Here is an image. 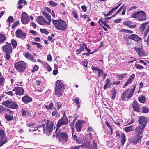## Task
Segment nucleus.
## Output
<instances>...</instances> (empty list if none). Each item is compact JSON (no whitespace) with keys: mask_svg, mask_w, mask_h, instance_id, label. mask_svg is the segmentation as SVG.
Returning a JSON list of instances; mask_svg holds the SVG:
<instances>
[{"mask_svg":"<svg viewBox=\"0 0 149 149\" xmlns=\"http://www.w3.org/2000/svg\"><path fill=\"white\" fill-rule=\"evenodd\" d=\"M53 25L58 30L64 31L67 28V24L64 21L61 20H52Z\"/></svg>","mask_w":149,"mask_h":149,"instance_id":"obj_1","label":"nucleus"},{"mask_svg":"<svg viewBox=\"0 0 149 149\" xmlns=\"http://www.w3.org/2000/svg\"><path fill=\"white\" fill-rule=\"evenodd\" d=\"M64 85L60 81L58 80L56 81L55 89V94L57 97H60L62 95L65 88Z\"/></svg>","mask_w":149,"mask_h":149,"instance_id":"obj_2","label":"nucleus"},{"mask_svg":"<svg viewBox=\"0 0 149 149\" xmlns=\"http://www.w3.org/2000/svg\"><path fill=\"white\" fill-rule=\"evenodd\" d=\"M2 49L6 54L5 58L7 60H9L10 58V54H12L13 50L11 44L6 42L5 45L2 47Z\"/></svg>","mask_w":149,"mask_h":149,"instance_id":"obj_3","label":"nucleus"},{"mask_svg":"<svg viewBox=\"0 0 149 149\" xmlns=\"http://www.w3.org/2000/svg\"><path fill=\"white\" fill-rule=\"evenodd\" d=\"M131 17L137 19L138 20L140 21H143L146 19V13L143 11L134 12L131 15Z\"/></svg>","mask_w":149,"mask_h":149,"instance_id":"obj_4","label":"nucleus"},{"mask_svg":"<svg viewBox=\"0 0 149 149\" xmlns=\"http://www.w3.org/2000/svg\"><path fill=\"white\" fill-rule=\"evenodd\" d=\"M43 127V131L47 135H49L52 132L53 124L52 122L48 120L46 125H41Z\"/></svg>","mask_w":149,"mask_h":149,"instance_id":"obj_5","label":"nucleus"},{"mask_svg":"<svg viewBox=\"0 0 149 149\" xmlns=\"http://www.w3.org/2000/svg\"><path fill=\"white\" fill-rule=\"evenodd\" d=\"M26 64L22 61L16 62L14 66L16 70L20 72H23L25 70Z\"/></svg>","mask_w":149,"mask_h":149,"instance_id":"obj_6","label":"nucleus"},{"mask_svg":"<svg viewBox=\"0 0 149 149\" xmlns=\"http://www.w3.org/2000/svg\"><path fill=\"white\" fill-rule=\"evenodd\" d=\"M2 104L14 109H17L18 108V105L17 104L16 102L12 101H6L3 102Z\"/></svg>","mask_w":149,"mask_h":149,"instance_id":"obj_7","label":"nucleus"},{"mask_svg":"<svg viewBox=\"0 0 149 149\" xmlns=\"http://www.w3.org/2000/svg\"><path fill=\"white\" fill-rule=\"evenodd\" d=\"M4 131L2 129H0V147L4 144L6 142L7 139L5 136Z\"/></svg>","mask_w":149,"mask_h":149,"instance_id":"obj_8","label":"nucleus"},{"mask_svg":"<svg viewBox=\"0 0 149 149\" xmlns=\"http://www.w3.org/2000/svg\"><path fill=\"white\" fill-rule=\"evenodd\" d=\"M68 123V120L66 117H62V118L58 122L57 124V128H59L63 125L67 124Z\"/></svg>","mask_w":149,"mask_h":149,"instance_id":"obj_9","label":"nucleus"},{"mask_svg":"<svg viewBox=\"0 0 149 149\" xmlns=\"http://www.w3.org/2000/svg\"><path fill=\"white\" fill-rule=\"evenodd\" d=\"M29 20V17L26 13L25 12H23L22 14L21 19L22 23L24 24H26L28 23Z\"/></svg>","mask_w":149,"mask_h":149,"instance_id":"obj_10","label":"nucleus"},{"mask_svg":"<svg viewBox=\"0 0 149 149\" xmlns=\"http://www.w3.org/2000/svg\"><path fill=\"white\" fill-rule=\"evenodd\" d=\"M139 125L144 128L146 127L147 123V121L145 118L143 116H140L139 118Z\"/></svg>","mask_w":149,"mask_h":149,"instance_id":"obj_11","label":"nucleus"},{"mask_svg":"<svg viewBox=\"0 0 149 149\" xmlns=\"http://www.w3.org/2000/svg\"><path fill=\"white\" fill-rule=\"evenodd\" d=\"M15 33L16 36L17 38L22 39H24L26 37L25 33L23 32L21 30H17L16 31Z\"/></svg>","mask_w":149,"mask_h":149,"instance_id":"obj_12","label":"nucleus"},{"mask_svg":"<svg viewBox=\"0 0 149 149\" xmlns=\"http://www.w3.org/2000/svg\"><path fill=\"white\" fill-rule=\"evenodd\" d=\"M37 22L40 24L41 25H48L47 22L42 16H40L37 17Z\"/></svg>","mask_w":149,"mask_h":149,"instance_id":"obj_13","label":"nucleus"},{"mask_svg":"<svg viewBox=\"0 0 149 149\" xmlns=\"http://www.w3.org/2000/svg\"><path fill=\"white\" fill-rule=\"evenodd\" d=\"M129 39L137 42H142V39L138 35L136 34H133L129 36Z\"/></svg>","mask_w":149,"mask_h":149,"instance_id":"obj_14","label":"nucleus"},{"mask_svg":"<svg viewBox=\"0 0 149 149\" xmlns=\"http://www.w3.org/2000/svg\"><path fill=\"white\" fill-rule=\"evenodd\" d=\"M144 128L140 125H138L135 129V134L141 136L142 134L143 130Z\"/></svg>","mask_w":149,"mask_h":149,"instance_id":"obj_15","label":"nucleus"},{"mask_svg":"<svg viewBox=\"0 0 149 149\" xmlns=\"http://www.w3.org/2000/svg\"><path fill=\"white\" fill-rule=\"evenodd\" d=\"M142 138V136L135 134L132 139L131 141L132 143L135 144L138 143Z\"/></svg>","mask_w":149,"mask_h":149,"instance_id":"obj_16","label":"nucleus"},{"mask_svg":"<svg viewBox=\"0 0 149 149\" xmlns=\"http://www.w3.org/2000/svg\"><path fill=\"white\" fill-rule=\"evenodd\" d=\"M130 89H127L123 93L121 96V98L122 100L123 101L125 100L126 98H128V96L129 95H130L129 93H130Z\"/></svg>","mask_w":149,"mask_h":149,"instance_id":"obj_17","label":"nucleus"},{"mask_svg":"<svg viewBox=\"0 0 149 149\" xmlns=\"http://www.w3.org/2000/svg\"><path fill=\"white\" fill-rule=\"evenodd\" d=\"M59 138L61 140H62L65 141H67L68 136L65 132H62L60 133Z\"/></svg>","mask_w":149,"mask_h":149,"instance_id":"obj_18","label":"nucleus"},{"mask_svg":"<svg viewBox=\"0 0 149 149\" xmlns=\"http://www.w3.org/2000/svg\"><path fill=\"white\" fill-rule=\"evenodd\" d=\"M22 101L25 104H27L31 102L32 99L27 95L24 96L22 99Z\"/></svg>","mask_w":149,"mask_h":149,"instance_id":"obj_19","label":"nucleus"},{"mask_svg":"<svg viewBox=\"0 0 149 149\" xmlns=\"http://www.w3.org/2000/svg\"><path fill=\"white\" fill-rule=\"evenodd\" d=\"M132 107L135 111L138 112H140V109L139 107L138 103L136 101L134 100L133 101V103L132 104Z\"/></svg>","mask_w":149,"mask_h":149,"instance_id":"obj_20","label":"nucleus"},{"mask_svg":"<svg viewBox=\"0 0 149 149\" xmlns=\"http://www.w3.org/2000/svg\"><path fill=\"white\" fill-rule=\"evenodd\" d=\"M16 88V94L17 95L20 96L23 95L24 90L23 88L21 87H17Z\"/></svg>","mask_w":149,"mask_h":149,"instance_id":"obj_21","label":"nucleus"},{"mask_svg":"<svg viewBox=\"0 0 149 149\" xmlns=\"http://www.w3.org/2000/svg\"><path fill=\"white\" fill-rule=\"evenodd\" d=\"M42 13L43 15L45 16L48 20V22H47L48 25H50V23L51 22V19L50 15L44 11H42Z\"/></svg>","mask_w":149,"mask_h":149,"instance_id":"obj_22","label":"nucleus"},{"mask_svg":"<svg viewBox=\"0 0 149 149\" xmlns=\"http://www.w3.org/2000/svg\"><path fill=\"white\" fill-rule=\"evenodd\" d=\"M136 50L139 56L143 57L145 56V54L142 48H139L136 49Z\"/></svg>","mask_w":149,"mask_h":149,"instance_id":"obj_23","label":"nucleus"},{"mask_svg":"<svg viewBox=\"0 0 149 149\" xmlns=\"http://www.w3.org/2000/svg\"><path fill=\"white\" fill-rule=\"evenodd\" d=\"M82 124L81 121H78L76 122V125H75V128L77 132L80 131L82 127Z\"/></svg>","mask_w":149,"mask_h":149,"instance_id":"obj_24","label":"nucleus"},{"mask_svg":"<svg viewBox=\"0 0 149 149\" xmlns=\"http://www.w3.org/2000/svg\"><path fill=\"white\" fill-rule=\"evenodd\" d=\"M25 57L27 58V59L34 61V58L31 55L30 53L25 52L24 54Z\"/></svg>","mask_w":149,"mask_h":149,"instance_id":"obj_25","label":"nucleus"},{"mask_svg":"<svg viewBox=\"0 0 149 149\" xmlns=\"http://www.w3.org/2000/svg\"><path fill=\"white\" fill-rule=\"evenodd\" d=\"M111 80L108 78L106 79V82L105 84L104 85L103 88L104 90H106L107 88H109L111 85Z\"/></svg>","mask_w":149,"mask_h":149,"instance_id":"obj_26","label":"nucleus"},{"mask_svg":"<svg viewBox=\"0 0 149 149\" xmlns=\"http://www.w3.org/2000/svg\"><path fill=\"white\" fill-rule=\"evenodd\" d=\"M10 44H12L13 48V49H15L16 48L17 42L15 40L13 39H11Z\"/></svg>","mask_w":149,"mask_h":149,"instance_id":"obj_27","label":"nucleus"},{"mask_svg":"<svg viewBox=\"0 0 149 149\" xmlns=\"http://www.w3.org/2000/svg\"><path fill=\"white\" fill-rule=\"evenodd\" d=\"M13 115L5 114V118L8 121H9L13 119Z\"/></svg>","mask_w":149,"mask_h":149,"instance_id":"obj_28","label":"nucleus"},{"mask_svg":"<svg viewBox=\"0 0 149 149\" xmlns=\"http://www.w3.org/2000/svg\"><path fill=\"white\" fill-rule=\"evenodd\" d=\"M72 101L76 103L77 106L78 108H80V104L79 100V98L77 97L75 99H73Z\"/></svg>","mask_w":149,"mask_h":149,"instance_id":"obj_29","label":"nucleus"},{"mask_svg":"<svg viewBox=\"0 0 149 149\" xmlns=\"http://www.w3.org/2000/svg\"><path fill=\"white\" fill-rule=\"evenodd\" d=\"M45 105L44 107L47 109H50L53 107V104L52 102L50 103L49 104H48V103H47Z\"/></svg>","mask_w":149,"mask_h":149,"instance_id":"obj_30","label":"nucleus"},{"mask_svg":"<svg viewBox=\"0 0 149 149\" xmlns=\"http://www.w3.org/2000/svg\"><path fill=\"white\" fill-rule=\"evenodd\" d=\"M6 36L3 34H0V43H3L6 40Z\"/></svg>","mask_w":149,"mask_h":149,"instance_id":"obj_31","label":"nucleus"},{"mask_svg":"<svg viewBox=\"0 0 149 149\" xmlns=\"http://www.w3.org/2000/svg\"><path fill=\"white\" fill-rule=\"evenodd\" d=\"M111 93V98L112 99H113L115 98L116 95V94L117 92L113 88L112 89Z\"/></svg>","mask_w":149,"mask_h":149,"instance_id":"obj_32","label":"nucleus"},{"mask_svg":"<svg viewBox=\"0 0 149 149\" xmlns=\"http://www.w3.org/2000/svg\"><path fill=\"white\" fill-rule=\"evenodd\" d=\"M134 80H132L130 78L127 80V81L125 83L124 85L123 86V88H124L125 86H128L129 84L132 83Z\"/></svg>","mask_w":149,"mask_h":149,"instance_id":"obj_33","label":"nucleus"},{"mask_svg":"<svg viewBox=\"0 0 149 149\" xmlns=\"http://www.w3.org/2000/svg\"><path fill=\"white\" fill-rule=\"evenodd\" d=\"M136 88V85H134L133 88L132 89L131 91L130 90V93H129L130 95H129L128 96V98H130L131 97L132 95L134 92Z\"/></svg>","mask_w":149,"mask_h":149,"instance_id":"obj_34","label":"nucleus"},{"mask_svg":"<svg viewBox=\"0 0 149 149\" xmlns=\"http://www.w3.org/2000/svg\"><path fill=\"white\" fill-rule=\"evenodd\" d=\"M138 100L141 103H145L146 102L145 98L144 96L142 95L139 97Z\"/></svg>","mask_w":149,"mask_h":149,"instance_id":"obj_35","label":"nucleus"},{"mask_svg":"<svg viewBox=\"0 0 149 149\" xmlns=\"http://www.w3.org/2000/svg\"><path fill=\"white\" fill-rule=\"evenodd\" d=\"M121 145H123L125 143L126 141L125 136L123 134H122L121 136Z\"/></svg>","mask_w":149,"mask_h":149,"instance_id":"obj_36","label":"nucleus"},{"mask_svg":"<svg viewBox=\"0 0 149 149\" xmlns=\"http://www.w3.org/2000/svg\"><path fill=\"white\" fill-rule=\"evenodd\" d=\"M132 22H133L132 21H130L126 20L123 23V24L129 27V26L132 23Z\"/></svg>","mask_w":149,"mask_h":149,"instance_id":"obj_37","label":"nucleus"},{"mask_svg":"<svg viewBox=\"0 0 149 149\" xmlns=\"http://www.w3.org/2000/svg\"><path fill=\"white\" fill-rule=\"evenodd\" d=\"M133 126L131 125L129 126L126 127L124 129V130L126 132H128L131 131L133 129Z\"/></svg>","mask_w":149,"mask_h":149,"instance_id":"obj_38","label":"nucleus"},{"mask_svg":"<svg viewBox=\"0 0 149 149\" xmlns=\"http://www.w3.org/2000/svg\"><path fill=\"white\" fill-rule=\"evenodd\" d=\"M93 147H91L90 146H89L88 145L86 146H85V147H88L89 148H91V149H93V148H94L95 149H97V144L94 141H93Z\"/></svg>","mask_w":149,"mask_h":149,"instance_id":"obj_39","label":"nucleus"},{"mask_svg":"<svg viewBox=\"0 0 149 149\" xmlns=\"http://www.w3.org/2000/svg\"><path fill=\"white\" fill-rule=\"evenodd\" d=\"M5 80V79L3 77H0V87L3 86Z\"/></svg>","mask_w":149,"mask_h":149,"instance_id":"obj_40","label":"nucleus"},{"mask_svg":"<svg viewBox=\"0 0 149 149\" xmlns=\"http://www.w3.org/2000/svg\"><path fill=\"white\" fill-rule=\"evenodd\" d=\"M146 23H143L140 26V30L141 32H143L145 29L146 27Z\"/></svg>","mask_w":149,"mask_h":149,"instance_id":"obj_41","label":"nucleus"},{"mask_svg":"<svg viewBox=\"0 0 149 149\" xmlns=\"http://www.w3.org/2000/svg\"><path fill=\"white\" fill-rule=\"evenodd\" d=\"M14 20V18L12 16H10L8 18L6 21L9 23H12Z\"/></svg>","mask_w":149,"mask_h":149,"instance_id":"obj_42","label":"nucleus"},{"mask_svg":"<svg viewBox=\"0 0 149 149\" xmlns=\"http://www.w3.org/2000/svg\"><path fill=\"white\" fill-rule=\"evenodd\" d=\"M52 116L54 118L56 117L59 116V114L56 111H53L52 112Z\"/></svg>","mask_w":149,"mask_h":149,"instance_id":"obj_43","label":"nucleus"},{"mask_svg":"<svg viewBox=\"0 0 149 149\" xmlns=\"http://www.w3.org/2000/svg\"><path fill=\"white\" fill-rule=\"evenodd\" d=\"M149 111V109L147 107H143V108L142 112L143 113H147Z\"/></svg>","mask_w":149,"mask_h":149,"instance_id":"obj_44","label":"nucleus"},{"mask_svg":"<svg viewBox=\"0 0 149 149\" xmlns=\"http://www.w3.org/2000/svg\"><path fill=\"white\" fill-rule=\"evenodd\" d=\"M52 6H56L57 5L56 3L52 1H49L48 2Z\"/></svg>","mask_w":149,"mask_h":149,"instance_id":"obj_45","label":"nucleus"},{"mask_svg":"<svg viewBox=\"0 0 149 149\" xmlns=\"http://www.w3.org/2000/svg\"><path fill=\"white\" fill-rule=\"evenodd\" d=\"M40 31L41 32L44 33L46 34H47L49 33V32L46 29H40Z\"/></svg>","mask_w":149,"mask_h":149,"instance_id":"obj_46","label":"nucleus"},{"mask_svg":"<svg viewBox=\"0 0 149 149\" xmlns=\"http://www.w3.org/2000/svg\"><path fill=\"white\" fill-rule=\"evenodd\" d=\"M21 113L22 116H26L27 115L26 111L23 108L22 109Z\"/></svg>","mask_w":149,"mask_h":149,"instance_id":"obj_47","label":"nucleus"},{"mask_svg":"<svg viewBox=\"0 0 149 149\" xmlns=\"http://www.w3.org/2000/svg\"><path fill=\"white\" fill-rule=\"evenodd\" d=\"M122 7H123V10L122 11V15H125V13L126 9V6L124 5H123L122 6Z\"/></svg>","mask_w":149,"mask_h":149,"instance_id":"obj_48","label":"nucleus"},{"mask_svg":"<svg viewBox=\"0 0 149 149\" xmlns=\"http://www.w3.org/2000/svg\"><path fill=\"white\" fill-rule=\"evenodd\" d=\"M56 105V106L58 110H59L61 107V104L59 102H57Z\"/></svg>","mask_w":149,"mask_h":149,"instance_id":"obj_49","label":"nucleus"},{"mask_svg":"<svg viewBox=\"0 0 149 149\" xmlns=\"http://www.w3.org/2000/svg\"><path fill=\"white\" fill-rule=\"evenodd\" d=\"M19 21L18 20L13 23L12 25V28L13 29L18 24Z\"/></svg>","mask_w":149,"mask_h":149,"instance_id":"obj_50","label":"nucleus"},{"mask_svg":"<svg viewBox=\"0 0 149 149\" xmlns=\"http://www.w3.org/2000/svg\"><path fill=\"white\" fill-rule=\"evenodd\" d=\"M127 74V73L122 74H118V76L119 78L122 79L123 78H125L124 76L126 74Z\"/></svg>","mask_w":149,"mask_h":149,"instance_id":"obj_51","label":"nucleus"},{"mask_svg":"<svg viewBox=\"0 0 149 149\" xmlns=\"http://www.w3.org/2000/svg\"><path fill=\"white\" fill-rule=\"evenodd\" d=\"M135 66L136 68L138 69H143L144 68V67L143 66L137 64H135Z\"/></svg>","mask_w":149,"mask_h":149,"instance_id":"obj_52","label":"nucleus"},{"mask_svg":"<svg viewBox=\"0 0 149 149\" xmlns=\"http://www.w3.org/2000/svg\"><path fill=\"white\" fill-rule=\"evenodd\" d=\"M80 137H78L77 140L75 141L76 142L78 143L79 144L82 143V141L81 140Z\"/></svg>","mask_w":149,"mask_h":149,"instance_id":"obj_53","label":"nucleus"},{"mask_svg":"<svg viewBox=\"0 0 149 149\" xmlns=\"http://www.w3.org/2000/svg\"><path fill=\"white\" fill-rule=\"evenodd\" d=\"M138 8V7L137 6H132V7H131L129 9V11H131L133 10H135L136 9H137Z\"/></svg>","mask_w":149,"mask_h":149,"instance_id":"obj_54","label":"nucleus"},{"mask_svg":"<svg viewBox=\"0 0 149 149\" xmlns=\"http://www.w3.org/2000/svg\"><path fill=\"white\" fill-rule=\"evenodd\" d=\"M114 11V10L113 9V8L111 9V10L107 14V16H109L110 15H111L113 13Z\"/></svg>","mask_w":149,"mask_h":149,"instance_id":"obj_55","label":"nucleus"},{"mask_svg":"<svg viewBox=\"0 0 149 149\" xmlns=\"http://www.w3.org/2000/svg\"><path fill=\"white\" fill-rule=\"evenodd\" d=\"M47 59L48 61L50 62L52 60L51 56L49 55H48L47 56Z\"/></svg>","mask_w":149,"mask_h":149,"instance_id":"obj_56","label":"nucleus"},{"mask_svg":"<svg viewBox=\"0 0 149 149\" xmlns=\"http://www.w3.org/2000/svg\"><path fill=\"white\" fill-rule=\"evenodd\" d=\"M82 51H83L81 49L79 48L78 49H77L76 50V52H77L76 54L78 55L80 54V53Z\"/></svg>","mask_w":149,"mask_h":149,"instance_id":"obj_57","label":"nucleus"},{"mask_svg":"<svg viewBox=\"0 0 149 149\" xmlns=\"http://www.w3.org/2000/svg\"><path fill=\"white\" fill-rule=\"evenodd\" d=\"M92 69L93 70L97 71V72L98 71L100 70L97 67H93L92 68Z\"/></svg>","mask_w":149,"mask_h":149,"instance_id":"obj_58","label":"nucleus"},{"mask_svg":"<svg viewBox=\"0 0 149 149\" xmlns=\"http://www.w3.org/2000/svg\"><path fill=\"white\" fill-rule=\"evenodd\" d=\"M29 33H31L32 34L36 35L37 34V33L36 32V31L33 30H31L30 31Z\"/></svg>","mask_w":149,"mask_h":149,"instance_id":"obj_59","label":"nucleus"},{"mask_svg":"<svg viewBox=\"0 0 149 149\" xmlns=\"http://www.w3.org/2000/svg\"><path fill=\"white\" fill-rule=\"evenodd\" d=\"M98 76L99 77H100L101 75H102V73L104 72L103 70L101 69L100 70H99L98 71Z\"/></svg>","mask_w":149,"mask_h":149,"instance_id":"obj_60","label":"nucleus"},{"mask_svg":"<svg viewBox=\"0 0 149 149\" xmlns=\"http://www.w3.org/2000/svg\"><path fill=\"white\" fill-rule=\"evenodd\" d=\"M121 5V3H119L118 5H117L115 7H113L112 8L115 11V10H117V9H118V8Z\"/></svg>","mask_w":149,"mask_h":149,"instance_id":"obj_61","label":"nucleus"},{"mask_svg":"<svg viewBox=\"0 0 149 149\" xmlns=\"http://www.w3.org/2000/svg\"><path fill=\"white\" fill-rule=\"evenodd\" d=\"M84 43L83 42H82V43L80 44V48H79L81 49L83 51L84 50V46L83 45Z\"/></svg>","mask_w":149,"mask_h":149,"instance_id":"obj_62","label":"nucleus"},{"mask_svg":"<svg viewBox=\"0 0 149 149\" xmlns=\"http://www.w3.org/2000/svg\"><path fill=\"white\" fill-rule=\"evenodd\" d=\"M81 8L83 11L86 12L87 10L86 7L85 6H82Z\"/></svg>","mask_w":149,"mask_h":149,"instance_id":"obj_63","label":"nucleus"},{"mask_svg":"<svg viewBox=\"0 0 149 149\" xmlns=\"http://www.w3.org/2000/svg\"><path fill=\"white\" fill-rule=\"evenodd\" d=\"M36 46L38 48L40 49H41L43 47V46L42 45H41L40 43H38L36 45Z\"/></svg>","mask_w":149,"mask_h":149,"instance_id":"obj_64","label":"nucleus"}]
</instances>
